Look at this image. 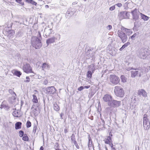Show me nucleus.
<instances>
[{
    "mask_svg": "<svg viewBox=\"0 0 150 150\" xmlns=\"http://www.w3.org/2000/svg\"><path fill=\"white\" fill-rule=\"evenodd\" d=\"M38 38L35 36L33 37L31 41L32 46L36 49L40 48L42 45V43L40 40L41 36L39 32H38Z\"/></svg>",
    "mask_w": 150,
    "mask_h": 150,
    "instance_id": "f257e3e1",
    "label": "nucleus"
},
{
    "mask_svg": "<svg viewBox=\"0 0 150 150\" xmlns=\"http://www.w3.org/2000/svg\"><path fill=\"white\" fill-rule=\"evenodd\" d=\"M114 92L115 95L118 97L122 98L125 95L124 89L120 86H115L114 88Z\"/></svg>",
    "mask_w": 150,
    "mask_h": 150,
    "instance_id": "f03ea898",
    "label": "nucleus"
},
{
    "mask_svg": "<svg viewBox=\"0 0 150 150\" xmlns=\"http://www.w3.org/2000/svg\"><path fill=\"white\" fill-rule=\"evenodd\" d=\"M122 30H119L117 32L118 36L121 40L123 43L125 42L127 40V35L123 32Z\"/></svg>",
    "mask_w": 150,
    "mask_h": 150,
    "instance_id": "7ed1b4c3",
    "label": "nucleus"
},
{
    "mask_svg": "<svg viewBox=\"0 0 150 150\" xmlns=\"http://www.w3.org/2000/svg\"><path fill=\"white\" fill-rule=\"evenodd\" d=\"M110 82L114 85H116L119 83L120 81L119 77L115 75H110Z\"/></svg>",
    "mask_w": 150,
    "mask_h": 150,
    "instance_id": "20e7f679",
    "label": "nucleus"
},
{
    "mask_svg": "<svg viewBox=\"0 0 150 150\" xmlns=\"http://www.w3.org/2000/svg\"><path fill=\"white\" fill-rule=\"evenodd\" d=\"M94 50L93 47H86L85 50L86 55L93 56L94 55Z\"/></svg>",
    "mask_w": 150,
    "mask_h": 150,
    "instance_id": "39448f33",
    "label": "nucleus"
},
{
    "mask_svg": "<svg viewBox=\"0 0 150 150\" xmlns=\"http://www.w3.org/2000/svg\"><path fill=\"white\" fill-rule=\"evenodd\" d=\"M56 91L55 88L53 86H52L47 87L45 90V92L47 94H51L55 93Z\"/></svg>",
    "mask_w": 150,
    "mask_h": 150,
    "instance_id": "423d86ee",
    "label": "nucleus"
},
{
    "mask_svg": "<svg viewBox=\"0 0 150 150\" xmlns=\"http://www.w3.org/2000/svg\"><path fill=\"white\" fill-rule=\"evenodd\" d=\"M121 105V102L116 100H111L108 103V105L113 107H116L119 106Z\"/></svg>",
    "mask_w": 150,
    "mask_h": 150,
    "instance_id": "0eeeda50",
    "label": "nucleus"
},
{
    "mask_svg": "<svg viewBox=\"0 0 150 150\" xmlns=\"http://www.w3.org/2000/svg\"><path fill=\"white\" fill-rule=\"evenodd\" d=\"M23 68V71L26 73H29L32 72L34 74L32 71V68L29 64H24Z\"/></svg>",
    "mask_w": 150,
    "mask_h": 150,
    "instance_id": "6e6552de",
    "label": "nucleus"
},
{
    "mask_svg": "<svg viewBox=\"0 0 150 150\" xmlns=\"http://www.w3.org/2000/svg\"><path fill=\"white\" fill-rule=\"evenodd\" d=\"M131 76L132 78H134L138 76L141 77L142 74V72L141 71H131Z\"/></svg>",
    "mask_w": 150,
    "mask_h": 150,
    "instance_id": "1a4fd4ad",
    "label": "nucleus"
},
{
    "mask_svg": "<svg viewBox=\"0 0 150 150\" xmlns=\"http://www.w3.org/2000/svg\"><path fill=\"white\" fill-rule=\"evenodd\" d=\"M131 13L133 15V18L135 21H137L139 17V14L140 13L137 10L135 9L134 11H131Z\"/></svg>",
    "mask_w": 150,
    "mask_h": 150,
    "instance_id": "9d476101",
    "label": "nucleus"
},
{
    "mask_svg": "<svg viewBox=\"0 0 150 150\" xmlns=\"http://www.w3.org/2000/svg\"><path fill=\"white\" fill-rule=\"evenodd\" d=\"M52 33V29L49 26L46 27L44 30V33L45 34L46 37H45L47 38Z\"/></svg>",
    "mask_w": 150,
    "mask_h": 150,
    "instance_id": "9b49d317",
    "label": "nucleus"
},
{
    "mask_svg": "<svg viewBox=\"0 0 150 150\" xmlns=\"http://www.w3.org/2000/svg\"><path fill=\"white\" fill-rule=\"evenodd\" d=\"M118 16L121 19L127 18L129 17L127 15V12L126 11L120 12L118 13Z\"/></svg>",
    "mask_w": 150,
    "mask_h": 150,
    "instance_id": "f8f14e48",
    "label": "nucleus"
},
{
    "mask_svg": "<svg viewBox=\"0 0 150 150\" xmlns=\"http://www.w3.org/2000/svg\"><path fill=\"white\" fill-rule=\"evenodd\" d=\"M112 96L110 95L106 94L104 96L103 98V99L105 102H109L111 101V100L112 99Z\"/></svg>",
    "mask_w": 150,
    "mask_h": 150,
    "instance_id": "ddd939ff",
    "label": "nucleus"
},
{
    "mask_svg": "<svg viewBox=\"0 0 150 150\" xmlns=\"http://www.w3.org/2000/svg\"><path fill=\"white\" fill-rule=\"evenodd\" d=\"M121 30H124L125 32L126 33V34L127 35H130L132 33V31L130 29L125 28L123 27H121Z\"/></svg>",
    "mask_w": 150,
    "mask_h": 150,
    "instance_id": "4468645a",
    "label": "nucleus"
},
{
    "mask_svg": "<svg viewBox=\"0 0 150 150\" xmlns=\"http://www.w3.org/2000/svg\"><path fill=\"white\" fill-rule=\"evenodd\" d=\"M138 94L139 95H142L143 97H146L147 96V93L144 89L139 90L138 92Z\"/></svg>",
    "mask_w": 150,
    "mask_h": 150,
    "instance_id": "2eb2a0df",
    "label": "nucleus"
},
{
    "mask_svg": "<svg viewBox=\"0 0 150 150\" xmlns=\"http://www.w3.org/2000/svg\"><path fill=\"white\" fill-rule=\"evenodd\" d=\"M50 67V65L47 63H44L42 65V70H45V69L49 70Z\"/></svg>",
    "mask_w": 150,
    "mask_h": 150,
    "instance_id": "dca6fc26",
    "label": "nucleus"
},
{
    "mask_svg": "<svg viewBox=\"0 0 150 150\" xmlns=\"http://www.w3.org/2000/svg\"><path fill=\"white\" fill-rule=\"evenodd\" d=\"M74 14L73 11H72L71 9H69L66 14V17L67 18H69Z\"/></svg>",
    "mask_w": 150,
    "mask_h": 150,
    "instance_id": "f3484780",
    "label": "nucleus"
},
{
    "mask_svg": "<svg viewBox=\"0 0 150 150\" xmlns=\"http://www.w3.org/2000/svg\"><path fill=\"white\" fill-rule=\"evenodd\" d=\"M56 38L54 37H51L48 39L46 40V43L48 46L49 44L53 43L54 42Z\"/></svg>",
    "mask_w": 150,
    "mask_h": 150,
    "instance_id": "a211bd4d",
    "label": "nucleus"
},
{
    "mask_svg": "<svg viewBox=\"0 0 150 150\" xmlns=\"http://www.w3.org/2000/svg\"><path fill=\"white\" fill-rule=\"evenodd\" d=\"M1 108H3L6 110H8L9 108V107L8 105L5 104L4 102L1 104Z\"/></svg>",
    "mask_w": 150,
    "mask_h": 150,
    "instance_id": "6ab92c4d",
    "label": "nucleus"
},
{
    "mask_svg": "<svg viewBox=\"0 0 150 150\" xmlns=\"http://www.w3.org/2000/svg\"><path fill=\"white\" fill-rule=\"evenodd\" d=\"M143 126L145 129H148L150 127L149 122H143Z\"/></svg>",
    "mask_w": 150,
    "mask_h": 150,
    "instance_id": "aec40b11",
    "label": "nucleus"
},
{
    "mask_svg": "<svg viewBox=\"0 0 150 150\" xmlns=\"http://www.w3.org/2000/svg\"><path fill=\"white\" fill-rule=\"evenodd\" d=\"M20 111L19 110H16L13 112V115L15 117H18L20 116Z\"/></svg>",
    "mask_w": 150,
    "mask_h": 150,
    "instance_id": "412c9836",
    "label": "nucleus"
},
{
    "mask_svg": "<svg viewBox=\"0 0 150 150\" xmlns=\"http://www.w3.org/2000/svg\"><path fill=\"white\" fill-rule=\"evenodd\" d=\"M22 123L20 122H17L15 125V129L17 130L21 128Z\"/></svg>",
    "mask_w": 150,
    "mask_h": 150,
    "instance_id": "4be33fe9",
    "label": "nucleus"
},
{
    "mask_svg": "<svg viewBox=\"0 0 150 150\" xmlns=\"http://www.w3.org/2000/svg\"><path fill=\"white\" fill-rule=\"evenodd\" d=\"M89 69L91 71L92 73L95 70V65L93 64H92L88 66Z\"/></svg>",
    "mask_w": 150,
    "mask_h": 150,
    "instance_id": "5701e85b",
    "label": "nucleus"
},
{
    "mask_svg": "<svg viewBox=\"0 0 150 150\" xmlns=\"http://www.w3.org/2000/svg\"><path fill=\"white\" fill-rule=\"evenodd\" d=\"M140 14L141 15V17L142 19H143L144 21H147L149 18V17L142 14V13H140Z\"/></svg>",
    "mask_w": 150,
    "mask_h": 150,
    "instance_id": "b1692460",
    "label": "nucleus"
},
{
    "mask_svg": "<svg viewBox=\"0 0 150 150\" xmlns=\"http://www.w3.org/2000/svg\"><path fill=\"white\" fill-rule=\"evenodd\" d=\"M143 122H149L148 118V116L147 114H145L143 118Z\"/></svg>",
    "mask_w": 150,
    "mask_h": 150,
    "instance_id": "393cba45",
    "label": "nucleus"
},
{
    "mask_svg": "<svg viewBox=\"0 0 150 150\" xmlns=\"http://www.w3.org/2000/svg\"><path fill=\"white\" fill-rule=\"evenodd\" d=\"M16 97V94L12 95V96L10 99V101L11 103L14 102L15 101Z\"/></svg>",
    "mask_w": 150,
    "mask_h": 150,
    "instance_id": "a878e982",
    "label": "nucleus"
},
{
    "mask_svg": "<svg viewBox=\"0 0 150 150\" xmlns=\"http://www.w3.org/2000/svg\"><path fill=\"white\" fill-rule=\"evenodd\" d=\"M130 44V42H127L126 43L123 45H122L121 48H120V51L122 50L128 46Z\"/></svg>",
    "mask_w": 150,
    "mask_h": 150,
    "instance_id": "bb28decb",
    "label": "nucleus"
},
{
    "mask_svg": "<svg viewBox=\"0 0 150 150\" xmlns=\"http://www.w3.org/2000/svg\"><path fill=\"white\" fill-rule=\"evenodd\" d=\"M33 97L32 100L33 102L35 103H37L38 102V100L36 96L35 95L33 94Z\"/></svg>",
    "mask_w": 150,
    "mask_h": 150,
    "instance_id": "cd10ccee",
    "label": "nucleus"
},
{
    "mask_svg": "<svg viewBox=\"0 0 150 150\" xmlns=\"http://www.w3.org/2000/svg\"><path fill=\"white\" fill-rule=\"evenodd\" d=\"M54 109L56 111H58L59 110V107L57 103H55L54 104Z\"/></svg>",
    "mask_w": 150,
    "mask_h": 150,
    "instance_id": "c85d7f7f",
    "label": "nucleus"
},
{
    "mask_svg": "<svg viewBox=\"0 0 150 150\" xmlns=\"http://www.w3.org/2000/svg\"><path fill=\"white\" fill-rule=\"evenodd\" d=\"M26 2L29 4H32L36 6L37 4V3L33 1V0H26Z\"/></svg>",
    "mask_w": 150,
    "mask_h": 150,
    "instance_id": "c756f323",
    "label": "nucleus"
},
{
    "mask_svg": "<svg viewBox=\"0 0 150 150\" xmlns=\"http://www.w3.org/2000/svg\"><path fill=\"white\" fill-rule=\"evenodd\" d=\"M22 139L25 141H28L29 140V138L27 134H24L23 135Z\"/></svg>",
    "mask_w": 150,
    "mask_h": 150,
    "instance_id": "7c9ffc66",
    "label": "nucleus"
},
{
    "mask_svg": "<svg viewBox=\"0 0 150 150\" xmlns=\"http://www.w3.org/2000/svg\"><path fill=\"white\" fill-rule=\"evenodd\" d=\"M34 105H33L31 108V110H32V111L34 113V115H37L38 114V112L36 108H34L33 109V106Z\"/></svg>",
    "mask_w": 150,
    "mask_h": 150,
    "instance_id": "2f4dec72",
    "label": "nucleus"
},
{
    "mask_svg": "<svg viewBox=\"0 0 150 150\" xmlns=\"http://www.w3.org/2000/svg\"><path fill=\"white\" fill-rule=\"evenodd\" d=\"M92 146V141L90 137V136H89L88 137V147H91Z\"/></svg>",
    "mask_w": 150,
    "mask_h": 150,
    "instance_id": "473e14b6",
    "label": "nucleus"
},
{
    "mask_svg": "<svg viewBox=\"0 0 150 150\" xmlns=\"http://www.w3.org/2000/svg\"><path fill=\"white\" fill-rule=\"evenodd\" d=\"M120 78L121 80V81L122 82L125 83L127 82V79L124 76H121Z\"/></svg>",
    "mask_w": 150,
    "mask_h": 150,
    "instance_id": "72a5a7b5",
    "label": "nucleus"
},
{
    "mask_svg": "<svg viewBox=\"0 0 150 150\" xmlns=\"http://www.w3.org/2000/svg\"><path fill=\"white\" fill-rule=\"evenodd\" d=\"M14 75L19 77L21 75V72L19 71H14Z\"/></svg>",
    "mask_w": 150,
    "mask_h": 150,
    "instance_id": "f704fd0d",
    "label": "nucleus"
},
{
    "mask_svg": "<svg viewBox=\"0 0 150 150\" xmlns=\"http://www.w3.org/2000/svg\"><path fill=\"white\" fill-rule=\"evenodd\" d=\"M93 73L91 71H88L87 72V76L88 78H90L92 76V74Z\"/></svg>",
    "mask_w": 150,
    "mask_h": 150,
    "instance_id": "c9c22d12",
    "label": "nucleus"
},
{
    "mask_svg": "<svg viewBox=\"0 0 150 150\" xmlns=\"http://www.w3.org/2000/svg\"><path fill=\"white\" fill-rule=\"evenodd\" d=\"M26 125L27 128L30 127L31 126V123L29 120L27 121Z\"/></svg>",
    "mask_w": 150,
    "mask_h": 150,
    "instance_id": "e433bc0d",
    "label": "nucleus"
},
{
    "mask_svg": "<svg viewBox=\"0 0 150 150\" xmlns=\"http://www.w3.org/2000/svg\"><path fill=\"white\" fill-rule=\"evenodd\" d=\"M8 92L10 94H11L12 95H14L15 94H16L13 91V90L11 89H10L8 90Z\"/></svg>",
    "mask_w": 150,
    "mask_h": 150,
    "instance_id": "4c0bfd02",
    "label": "nucleus"
},
{
    "mask_svg": "<svg viewBox=\"0 0 150 150\" xmlns=\"http://www.w3.org/2000/svg\"><path fill=\"white\" fill-rule=\"evenodd\" d=\"M19 136L20 137H22L24 135V132L23 131L21 130L19 132Z\"/></svg>",
    "mask_w": 150,
    "mask_h": 150,
    "instance_id": "58836bf2",
    "label": "nucleus"
},
{
    "mask_svg": "<svg viewBox=\"0 0 150 150\" xmlns=\"http://www.w3.org/2000/svg\"><path fill=\"white\" fill-rule=\"evenodd\" d=\"M137 35V34L136 33L134 34L132 36L130 37V38H131L132 40H135V37Z\"/></svg>",
    "mask_w": 150,
    "mask_h": 150,
    "instance_id": "ea45409f",
    "label": "nucleus"
},
{
    "mask_svg": "<svg viewBox=\"0 0 150 150\" xmlns=\"http://www.w3.org/2000/svg\"><path fill=\"white\" fill-rule=\"evenodd\" d=\"M148 143V139H144L143 140L142 143L144 144H145L147 143Z\"/></svg>",
    "mask_w": 150,
    "mask_h": 150,
    "instance_id": "a19ab883",
    "label": "nucleus"
},
{
    "mask_svg": "<svg viewBox=\"0 0 150 150\" xmlns=\"http://www.w3.org/2000/svg\"><path fill=\"white\" fill-rule=\"evenodd\" d=\"M73 143L76 146V148L77 149H79V146L78 145V144L76 142V141H75V140H74V142H73Z\"/></svg>",
    "mask_w": 150,
    "mask_h": 150,
    "instance_id": "79ce46f5",
    "label": "nucleus"
},
{
    "mask_svg": "<svg viewBox=\"0 0 150 150\" xmlns=\"http://www.w3.org/2000/svg\"><path fill=\"white\" fill-rule=\"evenodd\" d=\"M115 5L113 6L110 7L109 8V10L110 11H113L115 9Z\"/></svg>",
    "mask_w": 150,
    "mask_h": 150,
    "instance_id": "37998d69",
    "label": "nucleus"
},
{
    "mask_svg": "<svg viewBox=\"0 0 150 150\" xmlns=\"http://www.w3.org/2000/svg\"><path fill=\"white\" fill-rule=\"evenodd\" d=\"M16 1L17 2L21 4L22 5H23V3L22 2V0H16Z\"/></svg>",
    "mask_w": 150,
    "mask_h": 150,
    "instance_id": "c03bdc74",
    "label": "nucleus"
},
{
    "mask_svg": "<svg viewBox=\"0 0 150 150\" xmlns=\"http://www.w3.org/2000/svg\"><path fill=\"white\" fill-rule=\"evenodd\" d=\"M135 21V22H134V26L136 27L139 26V25L138 24V21Z\"/></svg>",
    "mask_w": 150,
    "mask_h": 150,
    "instance_id": "a18cd8bd",
    "label": "nucleus"
},
{
    "mask_svg": "<svg viewBox=\"0 0 150 150\" xmlns=\"http://www.w3.org/2000/svg\"><path fill=\"white\" fill-rule=\"evenodd\" d=\"M115 5L119 7H122V4L120 3H119L115 4Z\"/></svg>",
    "mask_w": 150,
    "mask_h": 150,
    "instance_id": "49530a36",
    "label": "nucleus"
},
{
    "mask_svg": "<svg viewBox=\"0 0 150 150\" xmlns=\"http://www.w3.org/2000/svg\"><path fill=\"white\" fill-rule=\"evenodd\" d=\"M26 79H27V80H26L25 81V82H27V83L29 82H30V78H29V77L28 76L26 77Z\"/></svg>",
    "mask_w": 150,
    "mask_h": 150,
    "instance_id": "de8ad7c7",
    "label": "nucleus"
},
{
    "mask_svg": "<svg viewBox=\"0 0 150 150\" xmlns=\"http://www.w3.org/2000/svg\"><path fill=\"white\" fill-rule=\"evenodd\" d=\"M83 89H84V87H83V86H81L79 87L78 88V90L79 91H81V90H83Z\"/></svg>",
    "mask_w": 150,
    "mask_h": 150,
    "instance_id": "09e8293b",
    "label": "nucleus"
},
{
    "mask_svg": "<svg viewBox=\"0 0 150 150\" xmlns=\"http://www.w3.org/2000/svg\"><path fill=\"white\" fill-rule=\"evenodd\" d=\"M111 142V141H110L107 139H106V140L105 141V143L106 144H109L110 142Z\"/></svg>",
    "mask_w": 150,
    "mask_h": 150,
    "instance_id": "8fccbe9b",
    "label": "nucleus"
},
{
    "mask_svg": "<svg viewBox=\"0 0 150 150\" xmlns=\"http://www.w3.org/2000/svg\"><path fill=\"white\" fill-rule=\"evenodd\" d=\"M112 28V26L111 25H108L107 27V28L109 30H110Z\"/></svg>",
    "mask_w": 150,
    "mask_h": 150,
    "instance_id": "3c124183",
    "label": "nucleus"
},
{
    "mask_svg": "<svg viewBox=\"0 0 150 150\" xmlns=\"http://www.w3.org/2000/svg\"><path fill=\"white\" fill-rule=\"evenodd\" d=\"M36 127H33V133H35L36 132Z\"/></svg>",
    "mask_w": 150,
    "mask_h": 150,
    "instance_id": "603ef678",
    "label": "nucleus"
},
{
    "mask_svg": "<svg viewBox=\"0 0 150 150\" xmlns=\"http://www.w3.org/2000/svg\"><path fill=\"white\" fill-rule=\"evenodd\" d=\"M48 83V81L47 79H45L43 83L45 85H46Z\"/></svg>",
    "mask_w": 150,
    "mask_h": 150,
    "instance_id": "864d4df0",
    "label": "nucleus"
},
{
    "mask_svg": "<svg viewBox=\"0 0 150 150\" xmlns=\"http://www.w3.org/2000/svg\"><path fill=\"white\" fill-rule=\"evenodd\" d=\"M34 93L35 95V94L37 95V94H38V92L37 90H35L34 91Z\"/></svg>",
    "mask_w": 150,
    "mask_h": 150,
    "instance_id": "5fc2aeb1",
    "label": "nucleus"
},
{
    "mask_svg": "<svg viewBox=\"0 0 150 150\" xmlns=\"http://www.w3.org/2000/svg\"><path fill=\"white\" fill-rule=\"evenodd\" d=\"M84 87V88H88L90 87V86L89 85L86 86H83Z\"/></svg>",
    "mask_w": 150,
    "mask_h": 150,
    "instance_id": "6e6d98bb",
    "label": "nucleus"
},
{
    "mask_svg": "<svg viewBox=\"0 0 150 150\" xmlns=\"http://www.w3.org/2000/svg\"><path fill=\"white\" fill-rule=\"evenodd\" d=\"M109 144L111 146V148L113 146V144L111 142Z\"/></svg>",
    "mask_w": 150,
    "mask_h": 150,
    "instance_id": "4d7b16f0",
    "label": "nucleus"
},
{
    "mask_svg": "<svg viewBox=\"0 0 150 150\" xmlns=\"http://www.w3.org/2000/svg\"><path fill=\"white\" fill-rule=\"evenodd\" d=\"M110 141H111V138L110 137H108L107 138V139Z\"/></svg>",
    "mask_w": 150,
    "mask_h": 150,
    "instance_id": "13d9d810",
    "label": "nucleus"
},
{
    "mask_svg": "<svg viewBox=\"0 0 150 150\" xmlns=\"http://www.w3.org/2000/svg\"><path fill=\"white\" fill-rule=\"evenodd\" d=\"M132 69H134L135 70H136L137 69H133V68H129V69H127V70H128V71H129V70H130Z\"/></svg>",
    "mask_w": 150,
    "mask_h": 150,
    "instance_id": "bf43d9fd",
    "label": "nucleus"
},
{
    "mask_svg": "<svg viewBox=\"0 0 150 150\" xmlns=\"http://www.w3.org/2000/svg\"><path fill=\"white\" fill-rule=\"evenodd\" d=\"M101 119L102 121V122L103 123V125H104V124H105V121H104V120L102 119L101 118Z\"/></svg>",
    "mask_w": 150,
    "mask_h": 150,
    "instance_id": "052dcab7",
    "label": "nucleus"
},
{
    "mask_svg": "<svg viewBox=\"0 0 150 150\" xmlns=\"http://www.w3.org/2000/svg\"><path fill=\"white\" fill-rule=\"evenodd\" d=\"M112 150H116L115 148L113 147H111Z\"/></svg>",
    "mask_w": 150,
    "mask_h": 150,
    "instance_id": "680f3d73",
    "label": "nucleus"
},
{
    "mask_svg": "<svg viewBox=\"0 0 150 150\" xmlns=\"http://www.w3.org/2000/svg\"><path fill=\"white\" fill-rule=\"evenodd\" d=\"M43 148L42 146H41L40 148V150H43Z\"/></svg>",
    "mask_w": 150,
    "mask_h": 150,
    "instance_id": "e2e57ef3",
    "label": "nucleus"
},
{
    "mask_svg": "<svg viewBox=\"0 0 150 150\" xmlns=\"http://www.w3.org/2000/svg\"><path fill=\"white\" fill-rule=\"evenodd\" d=\"M71 140H72V141H73V142H74V140H75V139L74 138L73 139L72 138H71Z\"/></svg>",
    "mask_w": 150,
    "mask_h": 150,
    "instance_id": "0e129e2a",
    "label": "nucleus"
},
{
    "mask_svg": "<svg viewBox=\"0 0 150 150\" xmlns=\"http://www.w3.org/2000/svg\"><path fill=\"white\" fill-rule=\"evenodd\" d=\"M11 33H13V30H11Z\"/></svg>",
    "mask_w": 150,
    "mask_h": 150,
    "instance_id": "69168bd1",
    "label": "nucleus"
},
{
    "mask_svg": "<svg viewBox=\"0 0 150 150\" xmlns=\"http://www.w3.org/2000/svg\"><path fill=\"white\" fill-rule=\"evenodd\" d=\"M41 76H38V78L39 79H41Z\"/></svg>",
    "mask_w": 150,
    "mask_h": 150,
    "instance_id": "338daca9",
    "label": "nucleus"
},
{
    "mask_svg": "<svg viewBox=\"0 0 150 150\" xmlns=\"http://www.w3.org/2000/svg\"><path fill=\"white\" fill-rule=\"evenodd\" d=\"M60 116L61 117H62V114H60Z\"/></svg>",
    "mask_w": 150,
    "mask_h": 150,
    "instance_id": "774afa93",
    "label": "nucleus"
}]
</instances>
